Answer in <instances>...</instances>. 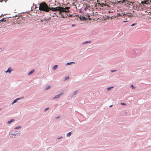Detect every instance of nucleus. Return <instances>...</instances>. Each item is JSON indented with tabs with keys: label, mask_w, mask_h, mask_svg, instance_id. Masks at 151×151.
<instances>
[{
	"label": "nucleus",
	"mask_w": 151,
	"mask_h": 151,
	"mask_svg": "<svg viewBox=\"0 0 151 151\" xmlns=\"http://www.w3.org/2000/svg\"><path fill=\"white\" fill-rule=\"evenodd\" d=\"M50 9V7L45 2L41 3L39 4V9L40 11L48 12L49 11Z\"/></svg>",
	"instance_id": "f257e3e1"
},
{
	"label": "nucleus",
	"mask_w": 151,
	"mask_h": 151,
	"mask_svg": "<svg viewBox=\"0 0 151 151\" xmlns=\"http://www.w3.org/2000/svg\"><path fill=\"white\" fill-rule=\"evenodd\" d=\"M50 10L53 12L59 11V13H62V12H65L64 8L61 6H58L56 7H50Z\"/></svg>",
	"instance_id": "f03ea898"
},
{
	"label": "nucleus",
	"mask_w": 151,
	"mask_h": 151,
	"mask_svg": "<svg viewBox=\"0 0 151 151\" xmlns=\"http://www.w3.org/2000/svg\"><path fill=\"white\" fill-rule=\"evenodd\" d=\"M96 6L97 7L100 6L101 7H103L104 6H107L108 5L106 4H104L103 3H100L99 2L96 4Z\"/></svg>",
	"instance_id": "7ed1b4c3"
},
{
	"label": "nucleus",
	"mask_w": 151,
	"mask_h": 151,
	"mask_svg": "<svg viewBox=\"0 0 151 151\" xmlns=\"http://www.w3.org/2000/svg\"><path fill=\"white\" fill-rule=\"evenodd\" d=\"M70 7H66L65 8H64L65 10V12H64L65 13H66L67 12H70V11L69 10V9L70 8Z\"/></svg>",
	"instance_id": "20e7f679"
},
{
	"label": "nucleus",
	"mask_w": 151,
	"mask_h": 151,
	"mask_svg": "<svg viewBox=\"0 0 151 151\" xmlns=\"http://www.w3.org/2000/svg\"><path fill=\"white\" fill-rule=\"evenodd\" d=\"M61 16L63 18H66L68 17V15H67V13H61Z\"/></svg>",
	"instance_id": "39448f33"
},
{
	"label": "nucleus",
	"mask_w": 151,
	"mask_h": 151,
	"mask_svg": "<svg viewBox=\"0 0 151 151\" xmlns=\"http://www.w3.org/2000/svg\"><path fill=\"white\" fill-rule=\"evenodd\" d=\"M149 0L143 1H142L141 3L143 4H147V3H150L149 2Z\"/></svg>",
	"instance_id": "423d86ee"
},
{
	"label": "nucleus",
	"mask_w": 151,
	"mask_h": 151,
	"mask_svg": "<svg viewBox=\"0 0 151 151\" xmlns=\"http://www.w3.org/2000/svg\"><path fill=\"white\" fill-rule=\"evenodd\" d=\"M80 18L81 20L82 21L85 20H86V17L83 16H81L80 17Z\"/></svg>",
	"instance_id": "0eeeda50"
},
{
	"label": "nucleus",
	"mask_w": 151,
	"mask_h": 151,
	"mask_svg": "<svg viewBox=\"0 0 151 151\" xmlns=\"http://www.w3.org/2000/svg\"><path fill=\"white\" fill-rule=\"evenodd\" d=\"M21 99V98H18V99H15L12 102V104H13L14 103H15L19 99Z\"/></svg>",
	"instance_id": "6e6552de"
},
{
	"label": "nucleus",
	"mask_w": 151,
	"mask_h": 151,
	"mask_svg": "<svg viewBox=\"0 0 151 151\" xmlns=\"http://www.w3.org/2000/svg\"><path fill=\"white\" fill-rule=\"evenodd\" d=\"M60 96V95L59 94V95H56L53 98V99H57V98H59Z\"/></svg>",
	"instance_id": "1a4fd4ad"
},
{
	"label": "nucleus",
	"mask_w": 151,
	"mask_h": 151,
	"mask_svg": "<svg viewBox=\"0 0 151 151\" xmlns=\"http://www.w3.org/2000/svg\"><path fill=\"white\" fill-rule=\"evenodd\" d=\"M12 71V70L10 69V68H9L8 70L6 71V73H7L8 72H9V73H10Z\"/></svg>",
	"instance_id": "9d476101"
},
{
	"label": "nucleus",
	"mask_w": 151,
	"mask_h": 151,
	"mask_svg": "<svg viewBox=\"0 0 151 151\" xmlns=\"http://www.w3.org/2000/svg\"><path fill=\"white\" fill-rule=\"evenodd\" d=\"M14 120L13 119H11L10 121H8V124H10L12 122L14 121Z\"/></svg>",
	"instance_id": "9b49d317"
},
{
	"label": "nucleus",
	"mask_w": 151,
	"mask_h": 151,
	"mask_svg": "<svg viewBox=\"0 0 151 151\" xmlns=\"http://www.w3.org/2000/svg\"><path fill=\"white\" fill-rule=\"evenodd\" d=\"M34 72V71L33 70L31 71L28 74L29 75H30L31 74L33 73Z\"/></svg>",
	"instance_id": "f8f14e48"
},
{
	"label": "nucleus",
	"mask_w": 151,
	"mask_h": 151,
	"mask_svg": "<svg viewBox=\"0 0 151 151\" xmlns=\"http://www.w3.org/2000/svg\"><path fill=\"white\" fill-rule=\"evenodd\" d=\"M71 134V132H69L67 134V137H69L70 136V135Z\"/></svg>",
	"instance_id": "ddd939ff"
},
{
	"label": "nucleus",
	"mask_w": 151,
	"mask_h": 151,
	"mask_svg": "<svg viewBox=\"0 0 151 151\" xmlns=\"http://www.w3.org/2000/svg\"><path fill=\"white\" fill-rule=\"evenodd\" d=\"M58 67V65H54L53 67V68L54 70H55Z\"/></svg>",
	"instance_id": "4468645a"
},
{
	"label": "nucleus",
	"mask_w": 151,
	"mask_h": 151,
	"mask_svg": "<svg viewBox=\"0 0 151 151\" xmlns=\"http://www.w3.org/2000/svg\"><path fill=\"white\" fill-rule=\"evenodd\" d=\"M51 87V86H47V87H46V88L45 89V90H47L49 88H50Z\"/></svg>",
	"instance_id": "2eb2a0df"
},
{
	"label": "nucleus",
	"mask_w": 151,
	"mask_h": 151,
	"mask_svg": "<svg viewBox=\"0 0 151 151\" xmlns=\"http://www.w3.org/2000/svg\"><path fill=\"white\" fill-rule=\"evenodd\" d=\"M74 63V62H70V63H67V64H66V65H70V64L71 63Z\"/></svg>",
	"instance_id": "dca6fc26"
},
{
	"label": "nucleus",
	"mask_w": 151,
	"mask_h": 151,
	"mask_svg": "<svg viewBox=\"0 0 151 151\" xmlns=\"http://www.w3.org/2000/svg\"><path fill=\"white\" fill-rule=\"evenodd\" d=\"M131 87H132L133 89H134L135 88V87L133 85L131 86Z\"/></svg>",
	"instance_id": "f3484780"
},
{
	"label": "nucleus",
	"mask_w": 151,
	"mask_h": 151,
	"mask_svg": "<svg viewBox=\"0 0 151 151\" xmlns=\"http://www.w3.org/2000/svg\"><path fill=\"white\" fill-rule=\"evenodd\" d=\"M67 14V15H68V16L71 17L72 16V15L71 14Z\"/></svg>",
	"instance_id": "a211bd4d"
},
{
	"label": "nucleus",
	"mask_w": 151,
	"mask_h": 151,
	"mask_svg": "<svg viewBox=\"0 0 151 151\" xmlns=\"http://www.w3.org/2000/svg\"><path fill=\"white\" fill-rule=\"evenodd\" d=\"M137 23H134V24H132L131 25V26L132 27H133Z\"/></svg>",
	"instance_id": "6ab92c4d"
},
{
	"label": "nucleus",
	"mask_w": 151,
	"mask_h": 151,
	"mask_svg": "<svg viewBox=\"0 0 151 151\" xmlns=\"http://www.w3.org/2000/svg\"><path fill=\"white\" fill-rule=\"evenodd\" d=\"M88 9V7L86 6V7H85L84 8V9L85 11H86Z\"/></svg>",
	"instance_id": "aec40b11"
},
{
	"label": "nucleus",
	"mask_w": 151,
	"mask_h": 151,
	"mask_svg": "<svg viewBox=\"0 0 151 151\" xmlns=\"http://www.w3.org/2000/svg\"><path fill=\"white\" fill-rule=\"evenodd\" d=\"M121 104L122 105H126L124 103H121Z\"/></svg>",
	"instance_id": "412c9836"
},
{
	"label": "nucleus",
	"mask_w": 151,
	"mask_h": 151,
	"mask_svg": "<svg viewBox=\"0 0 151 151\" xmlns=\"http://www.w3.org/2000/svg\"><path fill=\"white\" fill-rule=\"evenodd\" d=\"M113 87H109V88H107V90H108V91H109L111 89V88H112Z\"/></svg>",
	"instance_id": "4be33fe9"
},
{
	"label": "nucleus",
	"mask_w": 151,
	"mask_h": 151,
	"mask_svg": "<svg viewBox=\"0 0 151 151\" xmlns=\"http://www.w3.org/2000/svg\"><path fill=\"white\" fill-rule=\"evenodd\" d=\"M69 77H66L65 78V80H67L68 79H69Z\"/></svg>",
	"instance_id": "5701e85b"
},
{
	"label": "nucleus",
	"mask_w": 151,
	"mask_h": 151,
	"mask_svg": "<svg viewBox=\"0 0 151 151\" xmlns=\"http://www.w3.org/2000/svg\"><path fill=\"white\" fill-rule=\"evenodd\" d=\"M20 128V127H17L15 128V129H18Z\"/></svg>",
	"instance_id": "b1692460"
},
{
	"label": "nucleus",
	"mask_w": 151,
	"mask_h": 151,
	"mask_svg": "<svg viewBox=\"0 0 151 151\" xmlns=\"http://www.w3.org/2000/svg\"><path fill=\"white\" fill-rule=\"evenodd\" d=\"M90 42V41H86L84 43H87L88 42Z\"/></svg>",
	"instance_id": "393cba45"
},
{
	"label": "nucleus",
	"mask_w": 151,
	"mask_h": 151,
	"mask_svg": "<svg viewBox=\"0 0 151 151\" xmlns=\"http://www.w3.org/2000/svg\"><path fill=\"white\" fill-rule=\"evenodd\" d=\"M119 15L121 16H124V14H119Z\"/></svg>",
	"instance_id": "a878e982"
},
{
	"label": "nucleus",
	"mask_w": 151,
	"mask_h": 151,
	"mask_svg": "<svg viewBox=\"0 0 151 151\" xmlns=\"http://www.w3.org/2000/svg\"><path fill=\"white\" fill-rule=\"evenodd\" d=\"M1 21H3V22H4V21H6V20H4V19H1Z\"/></svg>",
	"instance_id": "bb28decb"
},
{
	"label": "nucleus",
	"mask_w": 151,
	"mask_h": 151,
	"mask_svg": "<svg viewBox=\"0 0 151 151\" xmlns=\"http://www.w3.org/2000/svg\"><path fill=\"white\" fill-rule=\"evenodd\" d=\"M60 116H59V117H56L55 119H58L59 118H60Z\"/></svg>",
	"instance_id": "cd10ccee"
},
{
	"label": "nucleus",
	"mask_w": 151,
	"mask_h": 151,
	"mask_svg": "<svg viewBox=\"0 0 151 151\" xmlns=\"http://www.w3.org/2000/svg\"><path fill=\"white\" fill-rule=\"evenodd\" d=\"M44 21H47L48 20L46 19H43Z\"/></svg>",
	"instance_id": "c85d7f7f"
},
{
	"label": "nucleus",
	"mask_w": 151,
	"mask_h": 151,
	"mask_svg": "<svg viewBox=\"0 0 151 151\" xmlns=\"http://www.w3.org/2000/svg\"><path fill=\"white\" fill-rule=\"evenodd\" d=\"M49 109V108H46L45 109V111Z\"/></svg>",
	"instance_id": "c756f323"
},
{
	"label": "nucleus",
	"mask_w": 151,
	"mask_h": 151,
	"mask_svg": "<svg viewBox=\"0 0 151 151\" xmlns=\"http://www.w3.org/2000/svg\"><path fill=\"white\" fill-rule=\"evenodd\" d=\"M63 93H61L60 94H59V95H60H60H63Z\"/></svg>",
	"instance_id": "7c9ffc66"
},
{
	"label": "nucleus",
	"mask_w": 151,
	"mask_h": 151,
	"mask_svg": "<svg viewBox=\"0 0 151 151\" xmlns=\"http://www.w3.org/2000/svg\"><path fill=\"white\" fill-rule=\"evenodd\" d=\"M72 26V27H74V26H75V25L74 24H73Z\"/></svg>",
	"instance_id": "2f4dec72"
},
{
	"label": "nucleus",
	"mask_w": 151,
	"mask_h": 151,
	"mask_svg": "<svg viewBox=\"0 0 151 151\" xmlns=\"http://www.w3.org/2000/svg\"><path fill=\"white\" fill-rule=\"evenodd\" d=\"M149 2L150 3H151V0H149Z\"/></svg>",
	"instance_id": "473e14b6"
},
{
	"label": "nucleus",
	"mask_w": 151,
	"mask_h": 151,
	"mask_svg": "<svg viewBox=\"0 0 151 151\" xmlns=\"http://www.w3.org/2000/svg\"><path fill=\"white\" fill-rule=\"evenodd\" d=\"M76 92H77V91H75L74 92V94H76Z\"/></svg>",
	"instance_id": "72a5a7b5"
},
{
	"label": "nucleus",
	"mask_w": 151,
	"mask_h": 151,
	"mask_svg": "<svg viewBox=\"0 0 151 151\" xmlns=\"http://www.w3.org/2000/svg\"><path fill=\"white\" fill-rule=\"evenodd\" d=\"M114 71H115V70H111V72H114Z\"/></svg>",
	"instance_id": "f704fd0d"
},
{
	"label": "nucleus",
	"mask_w": 151,
	"mask_h": 151,
	"mask_svg": "<svg viewBox=\"0 0 151 151\" xmlns=\"http://www.w3.org/2000/svg\"><path fill=\"white\" fill-rule=\"evenodd\" d=\"M127 21H123V22H127Z\"/></svg>",
	"instance_id": "c9c22d12"
},
{
	"label": "nucleus",
	"mask_w": 151,
	"mask_h": 151,
	"mask_svg": "<svg viewBox=\"0 0 151 151\" xmlns=\"http://www.w3.org/2000/svg\"><path fill=\"white\" fill-rule=\"evenodd\" d=\"M112 106V105H111V106H109V107H111Z\"/></svg>",
	"instance_id": "e433bc0d"
},
{
	"label": "nucleus",
	"mask_w": 151,
	"mask_h": 151,
	"mask_svg": "<svg viewBox=\"0 0 151 151\" xmlns=\"http://www.w3.org/2000/svg\"><path fill=\"white\" fill-rule=\"evenodd\" d=\"M44 21V20H41V22H42V21Z\"/></svg>",
	"instance_id": "4c0bfd02"
},
{
	"label": "nucleus",
	"mask_w": 151,
	"mask_h": 151,
	"mask_svg": "<svg viewBox=\"0 0 151 151\" xmlns=\"http://www.w3.org/2000/svg\"><path fill=\"white\" fill-rule=\"evenodd\" d=\"M99 0H97V2H99Z\"/></svg>",
	"instance_id": "58836bf2"
},
{
	"label": "nucleus",
	"mask_w": 151,
	"mask_h": 151,
	"mask_svg": "<svg viewBox=\"0 0 151 151\" xmlns=\"http://www.w3.org/2000/svg\"><path fill=\"white\" fill-rule=\"evenodd\" d=\"M101 1H104L105 0H101Z\"/></svg>",
	"instance_id": "ea45409f"
},
{
	"label": "nucleus",
	"mask_w": 151,
	"mask_h": 151,
	"mask_svg": "<svg viewBox=\"0 0 151 151\" xmlns=\"http://www.w3.org/2000/svg\"><path fill=\"white\" fill-rule=\"evenodd\" d=\"M74 3H73V5H74Z\"/></svg>",
	"instance_id": "a19ab883"
}]
</instances>
